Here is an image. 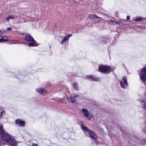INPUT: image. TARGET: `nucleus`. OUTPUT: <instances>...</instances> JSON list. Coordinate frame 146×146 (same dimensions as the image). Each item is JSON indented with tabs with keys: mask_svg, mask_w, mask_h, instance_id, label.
I'll return each mask as SVG.
<instances>
[{
	"mask_svg": "<svg viewBox=\"0 0 146 146\" xmlns=\"http://www.w3.org/2000/svg\"><path fill=\"white\" fill-rule=\"evenodd\" d=\"M2 140L6 141L10 146H17L16 141L14 137L6 133H2L1 135Z\"/></svg>",
	"mask_w": 146,
	"mask_h": 146,
	"instance_id": "nucleus-1",
	"label": "nucleus"
},
{
	"mask_svg": "<svg viewBox=\"0 0 146 146\" xmlns=\"http://www.w3.org/2000/svg\"><path fill=\"white\" fill-rule=\"evenodd\" d=\"M25 39L27 41L31 42L28 43V46H37L38 45L37 42L30 35H27L25 37Z\"/></svg>",
	"mask_w": 146,
	"mask_h": 146,
	"instance_id": "nucleus-2",
	"label": "nucleus"
},
{
	"mask_svg": "<svg viewBox=\"0 0 146 146\" xmlns=\"http://www.w3.org/2000/svg\"><path fill=\"white\" fill-rule=\"evenodd\" d=\"M110 68L107 66L100 65L99 67V70L100 72L103 73H109L110 72Z\"/></svg>",
	"mask_w": 146,
	"mask_h": 146,
	"instance_id": "nucleus-3",
	"label": "nucleus"
},
{
	"mask_svg": "<svg viewBox=\"0 0 146 146\" xmlns=\"http://www.w3.org/2000/svg\"><path fill=\"white\" fill-rule=\"evenodd\" d=\"M119 81L121 87L123 88H126L128 84L126 76H124L122 78V80H120Z\"/></svg>",
	"mask_w": 146,
	"mask_h": 146,
	"instance_id": "nucleus-4",
	"label": "nucleus"
},
{
	"mask_svg": "<svg viewBox=\"0 0 146 146\" xmlns=\"http://www.w3.org/2000/svg\"><path fill=\"white\" fill-rule=\"evenodd\" d=\"M139 76L141 79L145 83L144 81L146 80V67L141 70Z\"/></svg>",
	"mask_w": 146,
	"mask_h": 146,
	"instance_id": "nucleus-5",
	"label": "nucleus"
},
{
	"mask_svg": "<svg viewBox=\"0 0 146 146\" xmlns=\"http://www.w3.org/2000/svg\"><path fill=\"white\" fill-rule=\"evenodd\" d=\"M77 95L75 96L74 95L72 94L69 97H68V100L70 102L74 103L76 101V97H78Z\"/></svg>",
	"mask_w": 146,
	"mask_h": 146,
	"instance_id": "nucleus-6",
	"label": "nucleus"
},
{
	"mask_svg": "<svg viewBox=\"0 0 146 146\" xmlns=\"http://www.w3.org/2000/svg\"><path fill=\"white\" fill-rule=\"evenodd\" d=\"M81 127L85 135L86 136H89V133L91 130L89 129L88 127H85L83 124L82 125Z\"/></svg>",
	"mask_w": 146,
	"mask_h": 146,
	"instance_id": "nucleus-7",
	"label": "nucleus"
},
{
	"mask_svg": "<svg viewBox=\"0 0 146 146\" xmlns=\"http://www.w3.org/2000/svg\"><path fill=\"white\" fill-rule=\"evenodd\" d=\"M36 91L40 93L42 95H44L46 93L47 91L45 89L42 88L36 89Z\"/></svg>",
	"mask_w": 146,
	"mask_h": 146,
	"instance_id": "nucleus-8",
	"label": "nucleus"
},
{
	"mask_svg": "<svg viewBox=\"0 0 146 146\" xmlns=\"http://www.w3.org/2000/svg\"><path fill=\"white\" fill-rule=\"evenodd\" d=\"M86 78L87 79L90 78L91 79L92 81H98L99 80V78L96 77L95 76H94L92 75L87 76L86 77Z\"/></svg>",
	"mask_w": 146,
	"mask_h": 146,
	"instance_id": "nucleus-9",
	"label": "nucleus"
},
{
	"mask_svg": "<svg viewBox=\"0 0 146 146\" xmlns=\"http://www.w3.org/2000/svg\"><path fill=\"white\" fill-rule=\"evenodd\" d=\"M89 135H90L92 138L96 139L97 136L95 132L93 131H91L89 133Z\"/></svg>",
	"mask_w": 146,
	"mask_h": 146,
	"instance_id": "nucleus-10",
	"label": "nucleus"
},
{
	"mask_svg": "<svg viewBox=\"0 0 146 146\" xmlns=\"http://www.w3.org/2000/svg\"><path fill=\"white\" fill-rule=\"evenodd\" d=\"M16 123L21 127L23 126L25 124V123L24 121H21L19 119H17L15 121Z\"/></svg>",
	"mask_w": 146,
	"mask_h": 146,
	"instance_id": "nucleus-11",
	"label": "nucleus"
},
{
	"mask_svg": "<svg viewBox=\"0 0 146 146\" xmlns=\"http://www.w3.org/2000/svg\"><path fill=\"white\" fill-rule=\"evenodd\" d=\"M82 111L85 116L87 117L89 116L90 113L87 110L85 109H83L82 110Z\"/></svg>",
	"mask_w": 146,
	"mask_h": 146,
	"instance_id": "nucleus-12",
	"label": "nucleus"
},
{
	"mask_svg": "<svg viewBox=\"0 0 146 146\" xmlns=\"http://www.w3.org/2000/svg\"><path fill=\"white\" fill-rule=\"evenodd\" d=\"M97 15H91L89 16L90 18L94 21L95 22V20L96 19Z\"/></svg>",
	"mask_w": 146,
	"mask_h": 146,
	"instance_id": "nucleus-13",
	"label": "nucleus"
},
{
	"mask_svg": "<svg viewBox=\"0 0 146 146\" xmlns=\"http://www.w3.org/2000/svg\"><path fill=\"white\" fill-rule=\"evenodd\" d=\"M143 19H145L141 18V17H137L136 18L133 19L134 21H143Z\"/></svg>",
	"mask_w": 146,
	"mask_h": 146,
	"instance_id": "nucleus-14",
	"label": "nucleus"
},
{
	"mask_svg": "<svg viewBox=\"0 0 146 146\" xmlns=\"http://www.w3.org/2000/svg\"><path fill=\"white\" fill-rule=\"evenodd\" d=\"M69 39V37H68V35L66 36L63 38V40L61 42V43L63 44L64 42L67 40Z\"/></svg>",
	"mask_w": 146,
	"mask_h": 146,
	"instance_id": "nucleus-15",
	"label": "nucleus"
},
{
	"mask_svg": "<svg viewBox=\"0 0 146 146\" xmlns=\"http://www.w3.org/2000/svg\"><path fill=\"white\" fill-rule=\"evenodd\" d=\"M73 87L76 90H78L79 88L78 85L74 82L73 84Z\"/></svg>",
	"mask_w": 146,
	"mask_h": 146,
	"instance_id": "nucleus-16",
	"label": "nucleus"
},
{
	"mask_svg": "<svg viewBox=\"0 0 146 146\" xmlns=\"http://www.w3.org/2000/svg\"><path fill=\"white\" fill-rule=\"evenodd\" d=\"M102 20V19L101 18L96 16V19L95 20V22H94L96 23L99 21H101Z\"/></svg>",
	"mask_w": 146,
	"mask_h": 146,
	"instance_id": "nucleus-17",
	"label": "nucleus"
},
{
	"mask_svg": "<svg viewBox=\"0 0 146 146\" xmlns=\"http://www.w3.org/2000/svg\"><path fill=\"white\" fill-rule=\"evenodd\" d=\"M140 143L141 144H145L146 143V139H142V141H141L140 142Z\"/></svg>",
	"mask_w": 146,
	"mask_h": 146,
	"instance_id": "nucleus-18",
	"label": "nucleus"
},
{
	"mask_svg": "<svg viewBox=\"0 0 146 146\" xmlns=\"http://www.w3.org/2000/svg\"><path fill=\"white\" fill-rule=\"evenodd\" d=\"M9 16L10 18V19H16L18 17V16H13V15H10Z\"/></svg>",
	"mask_w": 146,
	"mask_h": 146,
	"instance_id": "nucleus-19",
	"label": "nucleus"
},
{
	"mask_svg": "<svg viewBox=\"0 0 146 146\" xmlns=\"http://www.w3.org/2000/svg\"><path fill=\"white\" fill-rule=\"evenodd\" d=\"M0 36L1 37V38L0 39V42H5L8 40L7 39H4L3 38H2V36L0 35Z\"/></svg>",
	"mask_w": 146,
	"mask_h": 146,
	"instance_id": "nucleus-20",
	"label": "nucleus"
},
{
	"mask_svg": "<svg viewBox=\"0 0 146 146\" xmlns=\"http://www.w3.org/2000/svg\"><path fill=\"white\" fill-rule=\"evenodd\" d=\"M7 31L4 29H2L0 30V35H3L4 33H5Z\"/></svg>",
	"mask_w": 146,
	"mask_h": 146,
	"instance_id": "nucleus-21",
	"label": "nucleus"
},
{
	"mask_svg": "<svg viewBox=\"0 0 146 146\" xmlns=\"http://www.w3.org/2000/svg\"><path fill=\"white\" fill-rule=\"evenodd\" d=\"M5 133V131L3 128H0V134H2Z\"/></svg>",
	"mask_w": 146,
	"mask_h": 146,
	"instance_id": "nucleus-22",
	"label": "nucleus"
},
{
	"mask_svg": "<svg viewBox=\"0 0 146 146\" xmlns=\"http://www.w3.org/2000/svg\"><path fill=\"white\" fill-rule=\"evenodd\" d=\"M115 22V21H108V23L111 25L112 24Z\"/></svg>",
	"mask_w": 146,
	"mask_h": 146,
	"instance_id": "nucleus-23",
	"label": "nucleus"
},
{
	"mask_svg": "<svg viewBox=\"0 0 146 146\" xmlns=\"http://www.w3.org/2000/svg\"><path fill=\"white\" fill-rule=\"evenodd\" d=\"M12 43L13 44H18V42L17 41L14 40H13L12 41Z\"/></svg>",
	"mask_w": 146,
	"mask_h": 146,
	"instance_id": "nucleus-24",
	"label": "nucleus"
},
{
	"mask_svg": "<svg viewBox=\"0 0 146 146\" xmlns=\"http://www.w3.org/2000/svg\"><path fill=\"white\" fill-rule=\"evenodd\" d=\"M138 100L140 101L141 102H145L144 99L143 98L142 99H140L139 98Z\"/></svg>",
	"mask_w": 146,
	"mask_h": 146,
	"instance_id": "nucleus-25",
	"label": "nucleus"
},
{
	"mask_svg": "<svg viewBox=\"0 0 146 146\" xmlns=\"http://www.w3.org/2000/svg\"><path fill=\"white\" fill-rule=\"evenodd\" d=\"M143 131L146 134V125L145 126V127L144 128V129H143Z\"/></svg>",
	"mask_w": 146,
	"mask_h": 146,
	"instance_id": "nucleus-26",
	"label": "nucleus"
},
{
	"mask_svg": "<svg viewBox=\"0 0 146 146\" xmlns=\"http://www.w3.org/2000/svg\"><path fill=\"white\" fill-rule=\"evenodd\" d=\"M9 19H10L9 16L8 17H7L5 18L6 20L7 21H8Z\"/></svg>",
	"mask_w": 146,
	"mask_h": 146,
	"instance_id": "nucleus-27",
	"label": "nucleus"
},
{
	"mask_svg": "<svg viewBox=\"0 0 146 146\" xmlns=\"http://www.w3.org/2000/svg\"><path fill=\"white\" fill-rule=\"evenodd\" d=\"M7 30L8 31H10L12 30V29L11 27H9L7 29Z\"/></svg>",
	"mask_w": 146,
	"mask_h": 146,
	"instance_id": "nucleus-28",
	"label": "nucleus"
},
{
	"mask_svg": "<svg viewBox=\"0 0 146 146\" xmlns=\"http://www.w3.org/2000/svg\"><path fill=\"white\" fill-rule=\"evenodd\" d=\"M3 125L1 123H0V128H3Z\"/></svg>",
	"mask_w": 146,
	"mask_h": 146,
	"instance_id": "nucleus-29",
	"label": "nucleus"
},
{
	"mask_svg": "<svg viewBox=\"0 0 146 146\" xmlns=\"http://www.w3.org/2000/svg\"><path fill=\"white\" fill-rule=\"evenodd\" d=\"M130 19V17L129 16H127V20H129Z\"/></svg>",
	"mask_w": 146,
	"mask_h": 146,
	"instance_id": "nucleus-30",
	"label": "nucleus"
},
{
	"mask_svg": "<svg viewBox=\"0 0 146 146\" xmlns=\"http://www.w3.org/2000/svg\"><path fill=\"white\" fill-rule=\"evenodd\" d=\"M144 108L146 110V103H145L144 105Z\"/></svg>",
	"mask_w": 146,
	"mask_h": 146,
	"instance_id": "nucleus-31",
	"label": "nucleus"
},
{
	"mask_svg": "<svg viewBox=\"0 0 146 146\" xmlns=\"http://www.w3.org/2000/svg\"><path fill=\"white\" fill-rule=\"evenodd\" d=\"M68 37L69 38V37H70L72 36V34H68Z\"/></svg>",
	"mask_w": 146,
	"mask_h": 146,
	"instance_id": "nucleus-32",
	"label": "nucleus"
},
{
	"mask_svg": "<svg viewBox=\"0 0 146 146\" xmlns=\"http://www.w3.org/2000/svg\"><path fill=\"white\" fill-rule=\"evenodd\" d=\"M33 146H38V145L36 144H34Z\"/></svg>",
	"mask_w": 146,
	"mask_h": 146,
	"instance_id": "nucleus-33",
	"label": "nucleus"
},
{
	"mask_svg": "<svg viewBox=\"0 0 146 146\" xmlns=\"http://www.w3.org/2000/svg\"><path fill=\"white\" fill-rule=\"evenodd\" d=\"M23 43V42H18V44H21L22 43Z\"/></svg>",
	"mask_w": 146,
	"mask_h": 146,
	"instance_id": "nucleus-34",
	"label": "nucleus"
},
{
	"mask_svg": "<svg viewBox=\"0 0 146 146\" xmlns=\"http://www.w3.org/2000/svg\"><path fill=\"white\" fill-rule=\"evenodd\" d=\"M137 139L139 140V139L138 138H137Z\"/></svg>",
	"mask_w": 146,
	"mask_h": 146,
	"instance_id": "nucleus-35",
	"label": "nucleus"
}]
</instances>
